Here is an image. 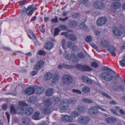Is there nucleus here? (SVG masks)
Listing matches in <instances>:
<instances>
[{
  "instance_id": "nucleus-57",
  "label": "nucleus",
  "mask_w": 125,
  "mask_h": 125,
  "mask_svg": "<svg viewBox=\"0 0 125 125\" xmlns=\"http://www.w3.org/2000/svg\"><path fill=\"white\" fill-rule=\"evenodd\" d=\"M54 100L55 103L56 104L58 103L60 101V99L58 97H56V98H55L54 99Z\"/></svg>"
},
{
  "instance_id": "nucleus-26",
  "label": "nucleus",
  "mask_w": 125,
  "mask_h": 125,
  "mask_svg": "<svg viewBox=\"0 0 125 125\" xmlns=\"http://www.w3.org/2000/svg\"><path fill=\"white\" fill-rule=\"evenodd\" d=\"M82 79L84 82L89 84H91L92 82V80L88 77L86 76H84L82 77Z\"/></svg>"
},
{
  "instance_id": "nucleus-43",
  "label": "nucleus",
  "mask_w": 125,
  "mask_h": 125,
  "mask_svg": "<svg viewBox=\"0 0 125 125\" xmlns=\"http://www.w3.org/2000/svg\"><path fill=\"white\" fill-rule=\"evenodd\" d=\"M64 57H65V59L67 60H71V58L72 57H70V56H69L68 54L66 53H65L63 55Z\"/></svg>"
},
{
  "instance_id": "nucleus-11",
  "label": "nucleus",
  "mask_w": 125,
  "mask_h": 125,
  "mask_svg": "<svg viewBox=\"0 0 125 125\" xmlns=\"http://www.w3.org/2000/svg\"><path fill=\"white\" fill-rule=\"evenodd\" d=\"M43 65V62L42 60H40L38 62L37 64L33 66V69L37 71H38L42 67Z\"/></svg>"
},
{
  "instance_id": "nucleus-62",
  "label": "nucleus",
  "mask_w": 125,
  "mask_h": 125,
  "mask_svg": "<svg viewBox=\"0 0 125 125\" xmlns=\"http://www.w3.org/2000/svg\"><path fill=\"white\" fill-rule=\"evenodd\" d=\"M124 89V88L123 86L120 85L118 86V90L119 89L121 90H123Z\"/></svg>"
},
{
  "instance_id": "nucleus-52",
  "label": "nucleus",
  "mask_w": 125,
  "mask_h": 125,
  "mask_svg": "<svg viewBox=\"0 0 125 125\" xmlns=\"http://www.w3.org/2000/svg\"><path fill=\"white\" fill-rule=\"evenodd\" d=\"M91 65L92 67L94 68H97L98 66V64L95 62H93L91 64Z\"/></svg>"
},
{
  "instance_id": "nucleus-47",
  "label": "nucleus",
  "mask_w": 125,
  "mask_h": 125,
  "mask_svg": "<svg viewBox=\"0 0 125 125\" xmlns=\"http://www.w3.org/2000/svg\"><path fill=\"white\" fill-rule=\"evenodd\" d=\"M66 45L68 47L71 48L73 46V44L71 41H69L67 42Z\"/></svg>"
},
{
  "instance_id": "nucleus-42",
  "label": "nucleus",
  "mask_w": 125,
  "mask_h": 125,
  "mask_svg": "<svg viewBox=\"0 0 125 125\" xmlns=\"http://www.w3.org/2000/svg\"><path fill=\"white\" fill-rule=\"evenodd\" d=\"M77 55L78 57L81 59H83L85 57L83 53L81 52L78 53Z\"/></svg>"
},
{
  "instance_id": "nucleus-17",
  "label": "nucleus",
  "mask_w": 125,
  "mask_h": 125,
  "mask_svg": "<svg viewBox=\"0 0 125 125\" xmlns=\"http://www.w3.org/2000/svg\"><path fill=\"white\" fill-rule=\"evenodd\" d=\"M27 104L24 102L22 101H20L19 102L18 104L17 105V107L20 108V109L21 110H22L21 108H23V114H24L25 112V108L24 107V106H27Z\"/></svg>"
},
{
  "instance_id": "nucleus-46",
  "label": "nucleus",
  "mask_w": 125,
  "mask_h": 125,
  "mask_svg": "<svg viewBox=\"0 0 125 125\" xmlns=\"http://www.w3.org/2000/svg\"><path fill=\"white\" fill-rule=\"evenodd\" d=\"M54 17L55 18L51 20V21L52 22V23H56L58 22V18L56 16H55Z\"/></svg>"
},
{
  "instance_id": "nucleus-5",
  "label": "nucleus",
  "mask_w": 125,
  "mask_h": 125,
  "mask_svg": "<svg viewBox=\"0 0 125 125\" xmlns=\"http://www.w3.org/2000/svg\"><path fill=\"white\" fill-rule=\"evenodd\" d=\"M94 6L96 9L102 10L105 8V4L100 1L96 0L94 2Z\"/></svg>"
},
{
  "instance_id": "nucleus-25",
  "label": "nucleus",
  "mask_w": 125,
  "mask_h": 125,
  "mask_svg": "<svg viewBox=\"0 0 125 125\" xmlns=\"http://www.w3.org/2000/svg\"><path fill=\"white\" fill-rule=\"evenodd\" d=\"M40 113L39 112H36L34 114L33 116V119L35 120H38L41 119L40 117Z\"/></svg>"
},
{
  "instance_id": "nucleus-48",
  "label": "nucleus",
  "mask_w": 125,
  "mask_h": 125,
  "mask_svg": "<svg viewBox=\"0 0 125 125\" xmlns=\"http://www.w3.org/2000/svg\"><path fill=\"white\" fill-rule=\"evenodd\" d=\"M36 10L34 8H33L28 13L27 15H31L33 13L34 11Z\"/></svg>"
},
{
  "instance_id": "nucleus-4",
  "label": "nucleus",
  "mask_w": 125,
  "mask_h": 125,
  "mask_svg": "<svg viewBox=\"0 0 125 125\" xmlns=\"http://www.w3.org/2000/svg\"><path fill=\"white\" fill-rule=\"evenodd\" d=\"M90 117L87 116H81L78 118V121L82 124H86L90 121Z\"/></svg>"
},
{
  "instance_id": "nucleus-12",
  "label": "nucleus",
  "mask_w": 125,
  "mask_h": 125,
  "mask_svg": "<svg viewBox=\"0 0 125 125\" xmlns=\"http://www.w3.org/2000/svg\"><path fill=\"white\" fill-rule=\"evenodd\" d=\"M113 32L114 35L117 36H121L122 34V31L117 27L115 28L113 30Z\"/></svg>"
},
{
  "instance_id": "nucleus-36",
  "label": "nucleus",
  "mask_w": 125,
  "mask_h": 125,
  "mask_svg": "<svg viewBox=\"0 0 125 125\" xmlns=\"http://www.w3.org/2000/svg\"><path fill=\"white\" fill-rule=\"evenodd\" d=\"M74 66L72 65H70L63 64V68L66 69H69L73 68Z\"/></svg>"
},
{
  "instance_id": "nucleus-33",
  "label": "nucleus",
  "mask_w": 125,
  "mask_h": 125,
  "mask_svg": "<svg viewBox=\"0 0 125 125\" xmlns=\"http://www.w3.org/2000/svg\"><path fill=\"white\" fill-rule=\"evenodd\" d=\"M27 101L28 103H34L36 101V99L34 97H32L29 99Z\"/></svg>"
},
{
  "instance_id": "nucleus-8",
  "label": "nucleus",
  "mask_w": 125,
  "mask_h": 125,
  "mask_svg": "<svg viewBox=\"0 0 125 125\" xmlns=\"http://www.w3.org/2000/svg\"><path fill=\"white\" fill-rule=\"evenodd\" d=\"M76 66L77 68L83 71H89L92 70L91 68L87 65L82 66L78 64Z\"/></svg>"
},
{
  "instance_id": "nucleus-56",
  "label": "nucleus",
  "mask_w": 125,
  "mask_h": 125,
  "mask_svg": "<svg viewBox=\"0 0 125 125\" xmlns=\"http://www.w3.org/2000/svg\"><path fill=\"white\" fill-rule=\"evenodd\" d=\"M2 109L4 110H6L8 108V106L5 104H4L2 105Z\"/></svg>"
},
{
  "instance_id": "nucleus-18",
  "label": "nucleus",
  "mask_w": 125,
  "mask_h": 125,
  "mask_svg": "<svg viewBox=\"0 0 125 125\" xmlns=\"http://www.w3.org/2000/svg\"><path fill=\"white\" fill-rule=\"evenodd\" d=\"M54 91V90L53 88H49L46 90L45 92L46 95L48 96H50L52 95Z\"/></svg>"
},
{
  "instance_id": "nucleus-21",
  "label": "nucleus",
  "mask_w": 125,
  "mask_h": 125,
  "mask_svg": "<svg viewBox=\"0 0 125 125\" xmlns=\"http://www.w3.org/2000/svg\"><path fill=\"white\" fill-rule=\"evenodd\" d=\"M59 78V74L57 73H54L53 76L52 80V84L55 83L56 82L58 81Z\"/></svg>"
},
{
  "instance_id": "nucleus-51",
  "label": "nucleus",
  "mask_w": 125,
  "mask_h": 125,
  "mask_svg": "<svg viewBox=\"0 0 125 125\" xmlns=\"http://www.w3.org/2000/svg\"><path fill=\"white\" fill-rule=\"evenodd\" d=\"M29 32L31 33V34L32 35L33 37L35 40H36L37 39V38L36 37L35 34L31 30H29Z\"/></svg>"
},
{
  "instance_id": "nucleus-35",
  "label": "nucleus",
  "mask_w": 125,
  "mask_h": 125,
  "mask_svg": "<svg viewBox=\"0 0 125 125\" xmlns=\"http://www.w3.org/2000/svg\"><path fill=\"white\" fill-rule=\"evenodd\" d=\"M120 65L122 66H125V54L124 55L123 59L120 62Z\"/></svg>"
},
{
  "instance_id": "nucleus-41",
  "label": "nucleus",
  "mask_w": 125,
  "mask_h": 125,
  "mask_svg": "<svg viewBox=\"0 0 125 125\" xmlns=\"http://www.w3.org/2000/svg\"><path fill=\"white\" fill-rule=\"evenodd\" d=\"M92 40V37L90 36H87L86 37V41L88 42H90Z\"/></svg>"
},
{
  "instance_id": "nucleus-3",
  "label": "nucleus",
  "mask_w": 125,
  "mask_h": 125,
  "mask_svg": "<svg viewBox=\"0 0 125 125\" xmlns=\"http://www.w3.org/2000/svg\"><path fill=\"white\" fill-rule=\"evenodd\" d=\"M62 80L63 83L66 84H69L72 82L73 78L70 75L66 74L63 76Z\"/></svg>"
},
{
  "instance_id": "nucleus-16",
  "label": "nucleus",
  "mask_w": 125,
  "mask_h": 125,
  "mask_svg": "<svg viewBox=\"0 0 125 125\" xmlns=\"http://www.w3.org/2000/svg\"><path fill=\"white\" fill-rule=\"evenodd\" d=\"M34 111L33 109L31 107H27L25 110V115L27 116H29L32 114Z\"/></svg>"
},
{
  "instance_id": "nucleus-61",
  "label": "nucleus",
  "mask_w": 125,
  "mask_h": 125,
  "mask_svg": "<svg viewBox=\"0 0 125 125\" xmlns=\"http://www.w3.org/2000/svg\"><path fill=\"white\" fill-rule=\"evenodd\" d=\"M26 2V1L24 0L21 1L20 3V6H22L23 5H24Z\"/></svg>"
},
{
  "instance_id": "nucleus-50",
  "label": "nucleus",
  "mask_w": 125,
  "mask_h": 125,
  "mask_svg": "<svg viewBox=\"0 0 125 125\" xmlns=\"http://www.w3.org/2000/svg\"><path fill=\"white\" fill-rule=\"evenodd\" d=\"M100 93L105 97H106L109 98H111L110 96L104 92H101Z\"/></svg>"
},
{
  "instance_id": "nucleus-30",
  "label": "nucleus",
  "mask_w": 125,
  "mask_h": 125,
  "mask_svg": "<svg viewBox=\"0 0 125 125\" xmlns=\"http://www.w3.org/2000/svg\"><path fill=\"white\" fill-rule=\"evenodd\" d=\"M86 110V108L83 106H79L77 108V110L79 112H84Z\"/></svg>"
},
{
  "instance_id": "nucleus-58",
  "label": "nucleus",
  "mask_w": 125,
  "mask_h": 125,
  "mask_svg": "<svg viewBox=\"0 0 125 125\" xmlns=\"http://www.w3.org/2000/svg\"><path fill=\"white\" fill-rule=\"evenodd\" d=\"M68 18L67 17H66L65 18L62 19L61 18H60L59 19V20L63 21H66L68 20Z\"/></svg>"
},
{
  "instance_id": "nucleus-20",
  "label": "nucleus",
  "mask_w": 125,
  "mask_h": 125,
  "mask_svg": "<svg viewBox=\"0 0 125 125\" xmlns=\"http://www.w3.org/2000/svg\"><path fill=\"white\" fill-rule=\"evenodd\" d=\"M109 42L107 40H104L101 41V46L103 47H107L110 45Z\"/></svg>"
},
{
  "instance_id": "nucleus-7",
  "label": "nucleus",
  "mask_w": 125,
  "mask_h": 125,
  "mask_svg": "<svg viewBox=\"0 0 125 125\" xmlns=\"http://www.w3.org/2000/svg\"><path fill=\"white\" fill-rule=\"evenodd\" d=\"M68 101L67 99L62 100L59 105L60 108L61 110H65L67 109L69 106Z\"/></svg>"
},
{
  "instance_id": "nucleus-31",
  "label": "nucleus",
  "mask_w": 125,
  "mask_h": 125,
  "mask_svg": "<svg viewBox=\"0 0 125 125\" xmlns=\"http://www.w3.org/2000/svg\"><path fill=\"white\" fill-rule=\"evenodd\" d=\"M69 25L70 27H74L77 26V23L75 21H72L69 22Z\"/></svg>"
},
{
  "instance_id": "nucleus-22",
  "label": "nucleus",
  "mask_w": 125,
  "mask_h": 125,
  "mask_svg": "<svg viewBox=\"0 0 125 125\" xmlns=\"http://www.w3.org/2000/svg\"><path fill=\"white\" fill-rule=\"evenodd\" d=\"M53 44L52 42H49L45 43L44 46L46 49L50 50L53 47Z\"/></svg>"
},
{
  "instance_id": "nucleus-38",
  "label": "nucleus",
  "mask_w": 125,
  "mask_h": 125,
  "mask_svg": "<svg viewBox=\"0 0 125 125\" xmlns=\"http://www.w3.org/2000/svg\"><path fill=\"white\" fill-rule=\"evenodd\" d=\"M60 31V30L58 28H56L54 29V35L56 36L58 35Z\"/></svg>"
},
{
  "instance_id": "nucleus-23",
  "label": "nucleus",
  "mask_w": 125,
  "mask_h": 125,
  "mask_svg": "<svg viewBox=\"0 0 125 125\" xmlns=\"http://www.w3.org/2000/svg\"><path fill=\"white\" fill-rule=\"evenodd\" d=\"M68 37L70 40L73 41H76L77 39V37L74 34H69L68 35Z\"/></svg>"
},
{
  "instance_id": "nucleus-63",
  "label": "nucleus",
  "mask_w": 125,
  "mask_h": 125,
  "mask_svg": "<svg viewBox=\"0 0 125 125\" xmlns=\"http://www.w3.org/2000/svg\"><path fill=\"white\" fill-rule=\"evenodd\" d=\"M119 112L121 115H125V112L124 110L122 109H120Z\"/></svg>"
},
{
  "instance_id": "nucleus-9",
  "label": "nucleus",
  "mask_w": 125,
  "mask_h": 125,
  "mask_svg": "<svg viewBox=\"0 0 125 125\" xmlns=\"http://www.w3.org/2000/svg\"><path fill=\"white\" fill-rule=\"evenodd\" d=\"M99 112L98 110L96 108V106L91 107L89 110L88 113L89 114L92 115H96Z\"/></svg>"
},
{
  "instance_id": "nucleus-32",
  "label": "nucleus",
  "mask_w": 125,
  "mask_h": 125,
  "mask_svg": "<svg viewBox=\"0 0 125 125\" xmlns=\"http://www.w3.org/2000/svg\"><path fill=\"white\" fill-rule=\"evenodd\" d=\"M82 101L84 103L89 104L93 102V101L91 99L84 98L82 99Z\"/></svg>"
},
{
  "instance_id": "nucleus-40",
  "label": "nucleus",
  "mask_w": 125,
  "mask_h": 125,
  "mask_svg": "<svg viewBox=\"0 0 125 125\" xmlns=\"http://www.w3.org/2000/svg\"><path fill=\"white\" fill-rule=\"evenodd\" d=\"M59 27L62 30H65L67 29V27L64 25H61L59 26Z\"/></svg>"
},
{
  "instance_id": "nucleus-29",
  "label": "nucleus",
  "mask_w": 125,
  "mask_h": 125,
  "mask_svg": "<svg viewBox=\"0 0 125 125\" xmlns=\"http://www.w3.org/2000/svg\"><path fill=\"white\" fill-rule=\"evenodd\" d=\"M52 74L50 73H46L45 76V79L48 81L50 80L52 78Z\"/></svg>"
},
{
  "instance_id": "nucleus-59",
  "label": "nucleus",
  "mask_w": 125,
  "mask_h": 125,
  "mask_svg": "<svg viewBox=\"0 0 125 125\" xmlns=\"http://www.w3.org/2000/svg\"><path fill=\"white\" fill-rule=\"evenodd\" d=\"M68 32H63L61 33V34L62 35H65L66 37H68Z\"/></svg>"
},
{
  "instance_id": "nucleus-60",
  "label": "nucleus",
  "mask_w": 125,
  "mask_h": 125,
  "mask_svg": "<svg viewBox=\"0 0 125 125\" xmlns=\"http://www.w3.org/2000/svg\"><path fill=\"white\" fill-rule=\"evenodd\" d=\"M70 56V57H72L71 58V59H74V58H76V55L72 53L71 54Z\"/></svg>"
},
{
  "instance_id": "nucleus-34",
  "label": "nucleus",
  "mask_w": 125,
  "mask_h": 125,
  "mask_svg": "<svg viewBox=\"0 0 125 125\" xmlns=\"http://www.w3.org/2000/svg\"><path fill=\"white\" fill-rule=\"evenodd\" d=\"M82 91L84 93H88L90 91V88L87 86L84 87L82 89Z\"/></svg>"
},
{
  "instance_id": "nucleus-13",
  "label": "nucleus",
  "mask_w": 125,
  "mask_h": 125,
  "mask_svg": "<svg viewBox=\"0 0 125 125\" xmlns=\"http://www.w3.org/2000/svg\"><path fill=\"white\" fill-rule=\"evenodd\" d=\"M35 89L33 87L28 88L25 90V93L28 95H30L33 94L35 92Z\"/></svg>"
},
{
  "instance_id": "nucleus-2",
  "label": "nucleus",
  "mask_w": 125,
  "mask_h": 125,
  "mask_svg": "<svg viewBox=\"0 0 125 125\" xmlns=\"http://www.w3.org/2000/svg\"><path fill=\"white\" fill-rule=\"evenodd\" d=\"M101 78L107 82H109L112 80L114 76L109 72L107 71L101 73L100 75Z\"/></svg>"
},
{
  "instance_id": "nucleus-49",
  "label": "nucleus",
  "mask_w": 125,
  "mask_h": 125,
  "mask_svg": "<svg viewBox=\"0 0 125 125\" xmlns=\"http://www.w3.org/2000/svg\"><path fill=\"white\" fill-rule=\"evenodd\" d=\"M27 11V9L24 7L23 9L21 10V13L22 14H25L26 13Z\"/></svg>"
},
{
  "instance_id": "nucleus-54",
  "label": "nucleus",
  "mask_w": 125,
  "mask_h": 125,
  "mask_svg": "<svg viewBox=\"0 0 125 125\" xmlns=\"http://www.w3.org/2000/svg\"><path fill=\"white\" fill-rule=\"evenodd\" d=\"M73 92L75 93H77L78 94H81V92L79 90L73 89Z\"/></svg>"
},
{
  "instance_id": "nucleus-6",
  "label": "nucleus",
  "mask_w": 125,
  "mask_h": 125,
  "mask_svg": "<svg viewBox=\"0 0 125 125\" xmlns=\"http://www.w3.org/2000/svg\"><path fill=\"white\" fill-rule=\"evenodd\" d=\"M22 110H21L20 109V108H18L17 107L16 110L15 107L11 105L10 107V111L11 112L14 114H20L23 115V108H21Z\"/></svg>"
},
{
  "instance_id": "nucleus-10",
  "label": "nucleus",
  "mask_w": 125,
  "mask_h": 125,
  "mask_svg": "<svg viewBox=\"0 0 125 125\" xmlns=\"http://www.w3.org/2000/svg\"><path fill=\"white\" fill-rule=\"evenodd\" d=\"M107 21V19L105 17H100L97 19L96 24L98 26H101L105 24Z\"/></svg>"
},
{
  "instance_id": "nucleus-39",
  "label": "nucleus",
  "mask_w": 125,
  "mask_h": 125,
  "mask_svg": "<svg viewBox=\"0 0 125 125\" xmlns=\"http://www.w3.org/2000/svg\"><path fill=\"white\" fill-rule=\"evenodd\" d=\"M111 88H112L114 90L116 91L118 90V86L116 85L115 84L113 83L111 84Z\"/></svg>"
},
{
  "instance_id": "nucleus-55",
  "label": "nucleus",
  "mask_w": 125,
  "mask_h": 125,
  "mask_svg": "<svg viewBox=\"0 0 125 125\" xmlns=\"http://www.w3.org/2000/svg\"><path fill=\"white\" fill-rule=\"evenodd\" d=\"M94 33L97 35H99L100 34V31L98 30H94Z\"/></svg>"
},
{
  "instance_id": "nucleus-27",
  "label": "nucleus",
  "mask_w": 125,
  "mask_h": 125,
  "mask_svg": "<svg viewBox=\"0 0 125 125\" xmlns=\"http://www.w3.org/2000/svg\"><path fill=\"white\" fill-rule=\"evenodd\" d=\"M121 5V3L119 2H114L112 4V6L114 9H117L119 8Z\"/></svg>"
},
{
  "instance_id": "nucleus-15",
  "label": "nucleus",
  "mask_w": 125,
  "mask_h": 125,
  "mask_svg": "<svg viewBox=\"0 0 125 125\" xmlns=\"http://www.w3.org/2000/svg\"><path fill=\"white\" fill-rule=\"evenodd\" d=\"M62 120L66 122H71L73 121V118L69 115H65L62 117Z\"/></svg>"
},
{
  "instance_id": "nucleus-14",
  "label": "nucleus",
  "mask_w": 125,
  "mask_h": 125,
  "mask_svg": "<svg viewBox=\"0 0 125 125\" xmlns=\"http://www.w3.org/2000/svg\"><path fill=\"white\" fill-rule=\"evenodd\" d=\"M105 122L109 124H113L116 121V118L114 117H108L106 118L105 120Z\"/></svg>"
},
{
  "instance_id": "nucleus-53",
  "label": "nucleus",
  "mask_w": 125,
  "mask_h": 125,
  "mask_svg": "<svg viewBox=\"0 0 125 125\" xmlns=\"http://www.w3.org/2000/svg\"><path fill=\"white\" fill-rule=\"evenodd\" d=\"M89 0H79V2L80 3L83 4L86 3Z\"/></svg>"
},
{
  "instance_id": "nucleus-28",
  "label": "nucleus",
  "mask_w": 125,
  "mask_h": 125,
  "mask_svg": "<svg viewBox=\"0 0 125 125\" xmlns=\"http://www.w3.org/2000/svg\"><path fill=\"white\" fill-rule=\"evenodd\" d=\"M22 121L24 125H28L30 121V119L28 118L25 117L23 118Z\"/></svg>"
},
{
  "instance_id": "nucleus-24",
  "label": "nucleus",
  "mask_w": 125,
  "mask_h": 125,
  "mask_svg": "<svg viewBox=\"0 0 125 125\" xmlns=\"http://www.w3.org/2000/svg\"><path fill=\"white\" fill-rule=\"evenodd\" d=\"M108 50L113 56L115 55L116 50L115 47L113 46H110L108 48Z\"/></svg>"
},
{
  "instance_id": "nucleus-45",
  "label": "nucleus",
  "mask_w": 125,
  "mask_h": 125,
  "mask_svg": "<svg viewBox=\"0 0 125 125\" xmlns=\"http://www.w3.org/2000/svg\"><path fill=\"white\" fill-rule=\"evenodd\" d=\"M80 27L81 28L84 30L86 28V26L85 25L84 23H81L80 25Z\"/></svg>"
},
{
  "instance_id": "nucleus-19",
  "label": "nucleus",
  "mask_w": 125,
  "mask_h": 125,
  "mask_svg": "<svg viewBox=\"0 0 125 125\" xmlns=\"http://www.w3.org/2000/svg\"><path fill=\"white\" fill-rule=\"evenodd\" d=\"M44 88L41 86L37 87L35 89V90L36 91L37 93L39 94H40L43 93L44 91Z\"/></svg>"
},
{
  "instance_id": "nucleus-1",
  "label": "nucleus",
  "mask_w": 125,
  "mask_h": 125,
  "mask_svg": "<svg viewBox=\"0 0 125 125\" xmlns=\"http://www.w3.org/2000/svg\"><path fill=\"white\" fill-rule=\"evenodd\" d=\"M44 103V106L41 110L42 112L45 115H47L52 112L50 106L51 105L52 102L50 99H48L45 101Z\"/></svg>"
},
{
  "instance_id": "nucleus-44",
  "label": "nucleus",
  "mask_w": 125,
  "mask_h": 125,
  "mask_svg": "<svg viewBox=\"0 0 125 125\" xmlns=\"http://www.w3.org/2000/svg\"><path fill=\"white\" fill-rule=\"evenodd\" d=\"M37 54L40 55H44L46 54V53L44 51L40 50L38 52Z\"/></svg>"
},
{
  "instance_id": "nucleus-37",
  "label": "nucleus",
  "mask_w": 125,
  "mask_h": 125,
  "mask_svg": "<svg viewBox=\"0 0 125 125\" xmlns=\"http://www.w3.org/2000/svg\"><path fill=\"white\" fill-rule=\"evenodd\" d=\"M71 115L74 117H75L79 116V114L77 112L73 111L71 113Z\"/></svg>"
},
{
  "instance_id": "nucleus-64",
  "label": "nucleus",
  "mask_w": 125,
  "mask_h": 125,
  "mask_svg": "<svg viewBox=\"0 0 125 125\" xmlns=\"http://www.w3.org/2000/svg\"><path fill=\"white\" fill-rule=\"evenodd\" d=\"M80 16V14L79 13L75 14L73 16V17L74 18H76Z\"/></svg>"
}]
</instances>
